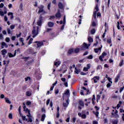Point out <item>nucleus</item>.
Listing matches in <instances>:
<instances>
[{"instance_id": "5fc2aeb1", "label": "nucleus", "mask_w": 124, "mask_h": 124, "mask_svg": "<svg viewBox=\"0 0 124 124\" xmlns=\"http://www.w3.org/2000/svg\"><path fill=\"white\" fill-rule=\"evenodd\" d=\"M22 35V33L20 32L19 34H16V37L19 38L21 36V35Z\"/></svg>"}, {"instance_id": "680f3d73", "label": "nucleus", "mask_w": 124, "mask_h": 124, "mask_svg": "<svg viewBox=\"0 0 124 124\" xmlns=\"http://www.w3.org/2000/svg\"><path fill=\"white\" fill-rule=\"evenodd\" d=\"M100 99V95H97V100H99Z\"/></svg>"}, {"instance_id": "69168bd1", "label": "nucleus", "mask_w": 124, "mask_h": 124, "mask_svg": "<svg viewBox=\"0 0 124 124\" xmlns=\"http://www.w3.org/2000/svg\"><path fill=\"white\" fill-rule=\"evenodd\" d=\"M12 4H10L9 5H8V7L9 8V9H10V8H12Z\"/></svg>"}, {"instance_id": "864d4df0", "label": "nucleus", "mask_w": 124, "mask_h": 124, "mask_svg": "<svg viewBox=\"0 0 124 124\" xmlns=\"http://www.w3.org/2000/svg\"><path fill=\"white\" fill-rule=\"evenodd\" d=\"M5 41L6 42H9V41H10V39H9L8 37H7L5 39Z\"/></svg>"}, {"instance_id": "412c9836", "label": "nucleus", "mask_w": 124, "mask_h": 124, "mask_svg": "<svg viewBox=\"0 0 124 124\" xmlns=\"http://www.w3.org/2000/svg\"><path fill=\"white\" fill-rule=\"evenodd\" d=\"M5 100L6 103H8V104H11V101L9 100L8 98H5Z\"/></svg>"}, {"instance_id": "6e6d98bb", "label": "nucleus", "mask_w": 124, "mask_h": 124, "mask_svg": "<svg viewBox=\"0 0 124 124\" xmlns=\"http://www.w3.org/2000/svg\"><path fill=\"white\" fill-rule=\"evenodd\" d=\"M50 7H51V3H49L47 5V8L48 10H50Z\"/></svg>"}, {"instance_id": "4468645a", "label": "nucleus", "mask_w": 124, "mask_h": 124, "mask_svg": "<svg viewBox=\"0 0 124 124\" xmlns=\"http://www.w3.org/2000/svg\"><path fill=\"white\" fill-rule=\"evenodd\" d=\"M64 24H65V16H64V18H63V25L61 28V30H62V31L64 29V26H65Z\"/></svg>"}, {"instance_id": "f257e3e1", "label": "nucleus", "mask_w": 124, "mask_h": 124, "mask_svg": "<svg viewBox=\"0 0 124 124\" xmlns=\"http://www.w3.org/2000/svg\"><path fill=\"white\" fill-rule=\"evenodd\" d=\"M39 32V27L38 26H33V30L32 31V37L34 38L38 35Z\"/></svg>"}, {"instance_id": "c85d7f7f", "label": "nucleus", "mask_w": 124, "mask_h": 124, "mask_svg": "<svg viewBox=\"0 0 124 124\" xmlns=\"http://www.w3.org/2000/svg\"><path fill=\"white\" fill-rule=\"evenodd\" d=\"M24 110L27 113H29L30 112V109H29L28 108H27L26 107L25 108H23Z\"/></svg>"}, {"instance_id": "20e7f679", "label": "nucleus", "mask_w": 124, "mask_h": 124, "mask_svg": "<svg viewBox=\"0 0 124 124\" xmlns=\"http://www.w3.org/2000/svg\"><path fill=\"white\" fill-rule=\"evenodd\" d=\"M95 10L93 12V18L95 19V20H96V12H97V11H98V5H96V6L95 7Z\"/></svg>"}, {"instance_id": "423d86ee", "label": "nucleus", "mask_w": 124, "mask_h": 124, "mask_svg": "<svg viewBox=\"0 0 124 124\" xmlns=\"http://www.w3.org/2000/svg\"><path fill=\"white\" fill-rule=\"evenodd\" d=\"M33 43H37V48H40L42 46H43V42H39V41H36L34 42Z\"/></svg>"}, {"instance_id": "a211bd4d", "label": "nucleus", "mask_w": 124, "mask_h": 124, "mask_svg": "<svg viewBox=\"0 0 124 124\" xmlns=\"http://www.w3.org/2000/svg\"><path fill=\"white\" fill-rule=\"evenodd\" d=\"M58 7H59L60 9H62V8H63V5L62 2H59L58 3Z\"/></svg>"}, {"instance_id": "c03bdc74", "label": "nucleus", "mask_w": 124, "mask_h": 124, "mask_svg": "<svg viewBox=\"0 0 124 124\" xmlns=\"http://www.w3.org/2000/svg\"><path fill=\"white\" fill-rule=\"evenodd\" d=\"M27 117H28V118H31V117L30 111H29L28 114L27 115Z\"/></svg>"}, {"instance_id": "e433bc0d", "label": "nucleus", "mask_w": 124, "mask_h": 124, "mask_svg": "<svg viewBox=\"0 0 124 124\" xmlns=\"http://www.w3.org/2000/svg\"><path fill=\"white\" fill-rule=\"evenodd\" d=\"M107 42L108 43V44H111L112 43V41L111 40V39H108Z\"/></svg>"}, {"instance_id": "72a5a7b5", "label": "nucleus", "mask_w": 124, "mask_h": 124, "mask_svg": "<svg viewBox=\"0 0 124 124\" xmlns=\"http://www.w3.org/2000/svg\"><path fill=\"white\" fill-rule=\"evenodd\" d=\"M33 40V39L31 38V39L30 40V41H29V43H28V45H31V44L32 43Z\"/></svg>"}, {"instance_id": "9d476101", "label": "nucleus", "mask_w": 124, "mask_h": 124, "mask_svg": "<svg viewBox=\"0 0 124 124\" xmlns=\"http://www.w3.org/2000/svg\"><path fill=\"white\" fill-rule=\"evenodd\" d=\"M1 52L3 57H5V55L7 54V50H6V49H3L1 51Z\"/></svg>"}, {"instance_id": "ddd939ff", "label": "nucleus", "mask_w": 124, "mask_h": 124, "mask_svg": "<svg viewBox=\"0 0 124 124\" xmlns=\"http://www.w3.org/2000/svg\"><path fill=\"white\" fill-rule=\"evenodd\" d=\"M65 95H66L67 97H69L70 96V93H69V90L67 89L65 93Z\"/></svg>"}, {"instance_id": "473e14b6", "label": "nucleus", "mask_w": 124, "mask_h": 124, "mask_svg": "<svg viewBox=\"0 0 124 124\" xmlns=\"http://www.w3.org/2000/svg\"><path fill=\"white\" fill-rule=\"evenodd\" d=\"M79 105L80 106H84V102L82 101H79Z\"/></svg>"}, {"instance_id": "f3484780", "label": "nucleus", "mask_w": 124, "mask_h": 124, "mask_svg": "<svg viewBox=\"0 0 124 124\" xmlns=\"http://www.w3.org/2000/svg\"><path fill=\"white\" fill-rule=\"evenodd\" d=\"M88 40L89 43H92L93 42V38H92L90 36L88 37Z\"/></svg>"}, {"instance_id": "6e6552de", "label": "nucleus", "mask_w": 124, "mask_h": 124, "mask_svg": "<svg viewBox=\"0 0 124 124\" xmlns=\"http://www.w3.org/2000/svg\"><path fill=\"white\" fill-rule=\"evenodd\" d=\"M99 79H100V78L99 77V76H95L93 78V79L94 81V83H97Z\"/></svg>"}, {"instance_id": "2f4dec72", "label": "nucleus", "mask_w": 124, "mask_h": 124, "mask_svg": "<svg viewBox=\"0 0 124 124\" xmlns=\"http://www.w3.org/2000/svg\"><path fill=\"white\" fill-rule=\"evenodd\" d=\"M91 34H94L95 33V29H93L91 31Z\"/></svg>"}, {"instance_id": "1a4fd4ad", "label": "nucleus", "mask_w": 124, "mask_h": 124, "mask_svg": "<svg viewBox=\"0 0 124 124\" xmlns=\"http://www.w3.org/2000/svg\"><path fill=\"white\" fill-rule=\"evenodd\" d=\"M9 58H13V57H15L16 56V50L15 51L14 55L12 54L11 53H8Z\"/></svg>"}, {"instance_id": "2eb2a0df", "label": "nucleus", "mask_w": 124, "mask_h": 124, "mask_svg": "<svg viewBox=\"0 0 124 124\" xmlns=\"http://www.w3.org/2000/svg\"><path fill=\"white\" fill-rule=\"evenodd\" d=\"M1 48H3L4 47V46L5 47V48H7V47H8V46L6 44V43H4V42H2L1 43Z\"/></svg>"}, {"instance_id": "7c9ffc66", "label": "nucleus", "mask_w": 124, "mask_h": 124, "mask_svg": "<svg viewBox=\"0 0 124 124\" xmlns=\"http://www.w3.org/2000/svg\"><path fill=\"white\" fill-rule=\"evenodd\" d=\"M82 119H83L84 120L87 119V115L85 114H82L81 117Z\"/></svg>"}, {"instance_id": "b1692460", "label": "nucleus", "mask_w": 124, "mask_h": 124, "mask_svg": "<svg viewBox=\"0 0 124 124\" xmlns=\"http://www.w3.org/2000/svg\"><path fill=\"white\" fill-rule=\"evenodd\" d=\"M119 79H120V75H117L116 77V78H115V82H116V83H117V82H118V81H119Z\"/></svg>"}, {"instance_id": "a878e982", "label": "nucleus", "mask_w": 124, "mask_h": 124, "mask_svg": "<svg viewBox=\"0 0 124 124\" xmlns=\"http://www.w3.org/2000/svg\"><path fill=\"white\" fill-rule=\"evenodd\" d=\"M45 118H46L45 114H43L41 118L42 122H44V120H45Z\"/></svg>"}, {"instance_id": "09e8293b", "label": "nucleus", "mask_w": 124, "mask_h": 124, "mask_svg": "<svg viewBox=\"0 0 124 124\" xmlns=\"http://www.w3.org/2000/svg\"><path fill=\"white\" fill-rule=\"evenodd\" d=\"M55 94H58V93H59V89H55Z\"/></svg>"}, {"instance_id": "9b49d317", "label": "nucleus", "mask_w": 124, "mask_h": 124, "mask_svg": "<svg viewBox=\"0 0 124 124\" xmlns=\"http://www.w3.org/2000/svg\"><path fill=\"white\" fill-rule=\"evenodd\" d=\"M68 104H69V102H68V99H67L66 100V102L63 103V107H67Z\"/></svg>"}, {"instance_id": "4be33fe9", "label": "nucleus", "mask_w": 124, "mask_h": 124, "mask_svg": "<svg viewBox=\"0 0 124 124\" xmlns=\"http://www.w3.org/2000/svg\"><path fill=\"white\" fill-rule=\"evenodd\" d=\"M27 96H31V91H28L26 92Z\"/></svg>"}, {"instance_id": "4c0bfd02", "label": "nucleus", "mask_w": 124, "mask_h": 124, "mask_svg": "<svg viewBox=\"0 0 124 124\" xmlns=\"http://www.w3.org/2000/svg\"><path fill=\"white\" fill-rule=\"evenodd\" d=\"M31 102L28 101L26 102V105H27V106H29V105H31Z\"/></svg>"}, {"instance_id": "4d7b16f0", "label": "nucleus", "mask_w": 124, "mask_h": 124, "mask_svg": "<svg viewBox=\"0 0 124 124\" xmlns=\"http://www.w3.org/2000/svg\"><path fill=\"white\" fill-rule=\"evenodd\" d=\"M10 28H11V30H14V29L15 28V25H11Z\"/></svg>"}, {"instance_id": "f8f14e48", "label": "nucleus", "mask_w": 124, "mask_h": 124, "mask_svg": "<svg viewBox=\"0 0 124 124\" xmlns=\"http://www.w3.org/2000/svg\"><path fill=\"white\" fill-rule=\"evenodd\" d=\"M102 48V46H101V47H99L98 48H94V50L95 51V53H98V51H100V52H101Z\"/></svg>"}, {"instance_id": "8fccbe9b", "label": "nucleus", "mask_w": 124, "mask_h": 124, "mask_svg": "<svg viewBox=\"0 0 124 124\" xmlns=\"http://www.w3.org/2000/svg\"><path fill=\"white\" fill-rule=\"evenodd\" d=\"M3 6H4V4H3V3L0 4V8H2Z\"/></svg>"}, {"instance_id": "e2e57ef3", "label": "nucleus", "mask_w": 124, "mask_h": 124, "mask_svg": "<svg viewBox=\"0 0 124 124\" xmlns=\"http://www.w3.org/2000/svg\"><path fill=\"white\" fill-rule=\"evenodd\" d=\"M101 68H102V67H101V65H98L97 67V69H101Z\"/></svg>"}, {"instance_id": "f704fd0d", "label": "nucleus", "mask_w": 124, "mask_h": 124, "mask_svg": "<svg viewBox=\"0 0 124 124\" xmlns=\"http://www.w3.org/2000/svg\"><path fill=\"white\" fill-rule=\"evenodd\" d=\"M124 65V60H122L119 63V66H123Z\"/></svg>"}, {"instance_id": "603ef678", "label": "nucleus", "mask_w": 124, "mask_h": 124, "mask_svg": "<svg viewBox=\"0 0 124 124\" xmlns=\"http://www.w3.org/2000/svg\"><path fill=\"white\" fill-rule=\"evenodd\" d=\"M19 41H20V42L23 43V42H24V39L23 38H19Z\"/></svg>"}, {"instance_id": "37998d69", "label": "nucleus", "mask_w": 124, "mask_h": 124, "mask_svg": "<svg viewBox=\"0 0 124 124\" xmlns=\"http://www.w3.org/2000/svg\"><path fill=\"white\" fill-rule=\"evenodd\" d=\"M22 119L23 121H28V119L26 118V116H22Z\"/></svg>"}, {"instance_id": "dca6fc26", "label": "nucleus", "mask_w": 124, "mask_h": 124, "mask_svg": "<svg viewBox=\"0 0 124 124\" xmlns=\"http://www.w3.org/2000/svg\"><path fill=\"white\" fill-rule=\"evenodd\" d=\"M47 25L49 28H53L54 27V23L52 22H49Z\"/></svg>"}, {"instance_id": "79ce46f5", "label": "nucleus", "mask_w": 124, "mask_h": 124, "mask_svg": "<svg viewBox=\"0 0 124 124\" xmlns=\"http://www.w3.org/2000/svg\"><path fill=\"white\" fill-rule=\"evenodd\" d=\"M82 89H83V90H84L85 91H87V94L89 93V92H90V91L88 89H87L85 87H82Z\"/></svg>"}, {"instance_id": "bb28decb", "label": "nucleus", "mask_w": 124, "mask_h": 124, "mask_svg": "<svg viewBox=\"0 0 124 124\" xmlns=\"http://www.w3.org/2000/svg\"><path fill=\"white\" fill-rule=\"evenodd\" d=\"M8 118L9 119H10V120H12V119H13V115H12V113H10L8 115Z\"/></svg>"}, {"instance_id": "0eeeda50", "label": "nucleus", "mask_w": 124, "mask_h": 124, "mask_svg": "<svg viewBox=\"0 0 124 124\" xmlns=\"http://www.w3.org/2000/svg\"><path fill=\"white\" fill-rule=\"evenodd\" d=\"M107 55V53L106 52H103L102 55L99 57V59L100 60L101 62H103V59Z\"/></svg>"}, {"instance_id": "7ed1b4c3", "label": "nucleus", "mask_w": 124, "mask_h": 124, "mask_svg": "<svg viewBox=\"0 0 124 124\" xmlns=\"http://www.w3.org/2000/svg\"><path fill=\"white\" fill-rule=\"evenodd\" d=\"M43 21V17H42V16H40L39 19L38 20V21L37 22L38 26H41V25H42Z\"/></svg>"}, {"instance_id": "aec40b11", "label": "nucleus", "mask_w": 124, "mask_h": 124, "mask_svg": "<svg viewBox=\"0 0 124 124\" xmlns=\"http://www.w3.org/2000/svg\"><path fill=\"white\" fill-rule=\"evenodd\" d=\"M61 64V62H54V65H55L57 67L59 66Z\"/></svg>"}, {"instance_id": "f03ea898", "label": "nucleus", "mask_w": 124, "mask_h": 124, "mask_svg": "<svg viewBox=\"0 0 124 124\" xmlns=\"http://www.w3.org/2000/svg\"><path fill=\"white\" fill-rule=\"evenodd\" d=\"M39 11L38 13H42V14H46L47 12L44 10V6L41 5L39 7H38Z\"/></svg>"}, {"instance_id": "c756f323", "label": "nucleus", "mask_w": 124, "mask_h": 124, "mask_svg": "<svg viewBox=\"0 0 124 124\" xmlns=\"http://www.w3.org/2000/svg\"><path fill=\"white\" fill-rule=\"evenodd\" d=\"M118 123H119V121H118V120H112V124H118Z\"/></svg>"}, {"instance_id": "5701e85b", "label": "nucleus", "mask_w": 124, "mask_h": 124, "mask_svg": "<svg viewBox=\"0 0 124 124\" xmlns=\"http://www.w3.org/2000/svg\"><path fill=\"white\" fill-rule=\"evenodd\" d=\"M56 17L58 18V19H60V18H61V17H62V15H61V14L60 13H58L57 14H56Z\"/></svg>"}, {"instance_id": "de8ad7c7", "label": "nucleus", "mask_w": 124, "mask_h": 124, "mask_svg": "<svg viewBox=\"0 0 124 124\" xmlns=\"http://www.w3.org/2000/svg\"><path fill=\"white\" fill-rule=\"evenodd\" d=\"M124 86H123L122 88H120V93H122V92H123V91H124Z\"/></svg>"}, {"instance_id": "393cba45", "label": "nucleus", "mask_w": 124, "mask_h": 124, "mask_svg": "<svg viewBox=\"0 0 124 124\" xmlns=\"http://www.w3.org/2000/svg\"><path fill=\"white\" fill-rule=\"evenodd\" d=\"M79 72H80V70L77 69V68L76 67L75 70V73H76L77 74H79Z\"/></svg>"}, {"instance_id": "49530a36", "label": "nucleus", "mask_w": 124, "mask_h": 124, "mask_svg": "<svg viewBox=\"0 0 124 124\" xmlns=\"http://www.w3.org/2000/svg\"><path fill=\"white\" fill-rule=\"evenodd\" d=\"M92 26L93 27H95V26H96V23H95L94 21H93L92 23Z\"/></svg>"}, {"instance_id": "ea45409f", "label": "nucleus", "mask_w": 124, "mask_h": 124, "mask_svg": "<svg viewBox=\"0 0 124 124\" xmlns=\"http://www.w3.org/2000/svg\"><path fill=\"white\" fill-rule=\"evenodd\" d=\"M104 124H107L108 123V120L107 119V118H104Z\"/></svg>"}, {"instance_id": "a18cd8bd", "label": "nucleus", "mask_w": 124, "mask_h": 124, "mask_svg": "<svg viewBox=\"0 0 124 124\" xmlns=\"http://www.w3.org/2000/svg\"><path fill=\"white\" fill-rule=\"evenodd\" d=\"M49 103H50V99H48L46 100V105H47V106H48V105H49Z\"/></svg>"}, {"instance_id": "cd10ccee", "label": "nucleus", "mask_w": 124, "mask_h": 124, "mask_svg": "<svg viewBox=\"0 0 124 124\" xmlns=\"http://www.w3.org/2000/svg\"><path fill=\"white\" fill-rule=\"evenodd\" d=\"M80 51V49L79 48H76L74 49V52L77 54V53H79V51Z\"/></svg>"}, {"instance_id": "0e129e2a", "label": "nucleus", "mask_w": 124, "mask_h": 124, "mask_svg": "<svg viewBox=\"0 0 124 124\" xmlns=\"http://www.w3.org/2000/svg\"><path fill=\"white\" fill-rule=\"evenodd\" d=\"M56 117H57V118H59V117H60V112H57V113Z\"/></svg>"}, {"instance_id": "bf43d9fd", "label": "nucleus", "mask_w": 124, "mask_h": 124, "mask_svg": "<svg viewBox=\"0 0 124 124\" xmlns=\"http://www.w3.org/2000/svg\"><path fill=\"white\" fill-rule=\"evenodd\" d=\"M15 39H16V36H14L12 37V40H13V41H14V40H15Z\"/></svg>"}, {"instance_id": "c9c22d12", "label": "nucleus", "mask_w": 124, "mask_h": 124, "mask_svg": "<svg viewBox=\"0 0 124 124\" xmlns=\"http://www.w3.org/2000/svg\"><path fill=\"white\" fill-rule=\"evenodd\" d=\"M93 58V55H89V56L87 57V59L89 60H92V59Z\"/></svg>"}, {"instance_id": "58836bf2", "label": "nucleus", "mask_w": 124, "mask_h": 124, "mask_svg": "<svg viewBox=\"0 0 124 124\" xmlns=\"http://www.w3.org/2000/svg\"><path fill=\"white\" fill-rule=\"evenodd\" d=\"M0 16H1V17H3V16H4V14L3 12L0 11Z\"/></svg>"}, {"instance_id": "052dcab7", "label": "nucleus", "mask_w": 124, "mask_h": 124, "mask_svg": "<svg viewBox=\"0 0 124 124\" xmlns=\"http://www.w3.org/2000/svg\"><path fill=\"white\" fill-rule=\"evenodd\" d=\"M4 21H5V22H7V21H8V18H7V16H4Z\"/></svg>"}, {"instance_id": "6ab92c4d", "label": "nucleus", "mask_w": 124, "mask_h": 124, "mask_svg": "<svg viewBox=\"0 0 124 124\" xmlns=\"http://www.w3.org/2000/svg\"><path fill=\"white\" fill-rule=\"evenodd\" d=\"M74 52V49L71 48L68 51V54L69 55H70L71 54H72V53Z\"/></svg>"}, {"instance_id": "3c124183", "label": "nucleus", "mask_w": 124, "mask_h": 124, "mask_svg": "<svg viewBox=\"0 0 124 124\" xmlns=\"http://www.w3.org/2000/svg\"><path fill=\"white\" fill-rule=\"evenodd\" d=\"M108 81L110 82V83H111V84H112L113 83V82H112V81H111L112 80V78H108Z\"/></svg>"}, {"instance_id": "338daca9", "label": "nucleus", "mask_w": 124, "mask_h": 124, "mask_svg": "<svg viewBox=\"0 0 124 124\" xmlns=\"http://www.w3.org/2000/svg\"><path fill=\"white\" fill-rule=\"evenodd\" d=\"M72 121L73 122L75 123V121H76V118L75 117L73 118Z\"/></svg>"}, {"instance_id": "774afa93", "label": "nucleus", "mask_w": 124, "mask_h": 124, "mask_svg": "<svg viewBox=\"0 0 124 124\" xmlns=\"http://www.w3.org/2000/svg\"><path fill=\"white\" fill-rule=\"evenodd\" d=\"M98 123L96 121H93V124H98Z\"/></svg>"}, {"instance_id": "13d9d810", "label": "nucleus", "mask_w": 124, "mask_h": 124, "mask_svg": "<svg viewBox=\"0 0 124 124\" xmlns=\"http://www.w3.org/2000/svg\"><path fill=\"white\" fill-rule=\"evenodd\" d=\"M7 32L9 34H10L11 33V31H10V30L9 29V28L7 29Z\"/></svg>"}, {"instance_id": "a19ab883", "label": "nucleus", "mask_w": 124, "mask_h": 124, "mask_svg": "<svg viewBox=\"0 0 124 124\" xmlns=\"http://www.w3.org/2000/svg\"><path fill=\"white\" fill-rule=\"evenodd\" d=\"M93 114H94V115H95L96 117H98V114H99V112H98V111L93 112Z\"/></svg>"}, {"instance_id": "39448f33", "label": "nucleus", "mask_w": 124, "mask_h": 124, "mask_svg": "<svg viewBox=\"0 0 124 124\" xmlns=\"http://www.w3.org/2000/svg\"><path fill=\"white\" fill-rule=\"evenodd\" d=\"M91 45H87L85 43H83V46L81 47V50H86V49H89V46H90Z\"/></svg>"}]
</instances>
